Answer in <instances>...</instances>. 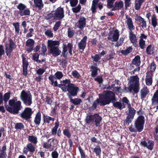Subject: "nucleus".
Listing matches in <instances>:
<instances>
[{
  "label": "nucleus",
  "mask_w": 158,
  "mask_h": 158,
  "mask_svg": "<svg viewBox=\"0 0 158 158\" xmlns=\"http://www.w3.org/2000/svg\"><path fill=\"white\" fill-rule=\"evenodd\" d=\"M107 2V7L108 9H111L114 7V3L116 0H106Z\"/></svg>",
  "instance_id": "8fccbe9b"
},
{
  "label": "nucleus",
  "mask_w": 158,
  "mask_h": 158,
  "mask_svg": "<svg viewBox=\"0 0 158 158\" xmlns=\"http://www.w3.org/2000/svg\"><path fill=\"white\" fill-rule=\"evenodd\" d=\"M139 79L137 75H136L131 77L130 81L133 83H139Z\"/></svg>",
  "instance_id": "4d7b16f0"
},
{
  "label": "nucleus",
  "mask_w": 158,
  "mask_h": 158,
  "mask_svg": "<svg viewBox=\"0 0 158 158\" xmlns=\"http://www.w3.org/2000/svg\"><path fill=\"white\" fill-rule=\"evenodd\" d=\"M101 105L104 106L109 104L110 103H113L116 101L115 93L110 90L105 91L102 94Z\"/></svg>",
  "instance_id": "f03ea898"
},
{
  "label": "nucleus",
  "mask_w": 158,
  "mask_h": 158,
  "mask_svg": "<svg viewBox=\"0 0 158 158\" xmlns=\"http://www.w3.org/2000/svg\"><path fill=\"white\" fill-rule=\"evenodd\" d=\"M140 93V98L141 99L143 100L148 94L149 93V90L147 86L144 87L141 89Z\"/></svg>",
  "instance_id": "393cba45"
},
{
  "label": "nucleus",
  "mask_w": 158,
  "mask_h": 158,
  "mask_svg": "<svg viewBox=\"0 0 158 158\" xmlns=\"http://www.w3.org/2000/svg\"><path fill=\"white\" fill-rule=\"evenodd\" d=\"M35 147L33 144L31 143H27L26 147H24L23 151V153L27 155L28 152H29L30 154H33L35 151Z\"/></svg>",
  "instance_id": "4468645a"
},
{
  "label": "nucleus",
  "mask_w": 158,
  "mask_h": 158,
  "mask_svg": "<svg viewBox=\"0 0 158 158\" xmlns=\"http://www.w3.org/2000/svg\"><path fill=\"white\" fill-rule=\"evenodd\" d=\"M136 1L137 0H135V1L134 7L136 10H139L140 9L141 6L143 3Z\"/></svg>",
  "instance_id": "6e6d98bb"
},
{
  "label": "nucleus",
  "mask_w": 158,
  "mask_h": 158,
  "mask_svg": "<svg viewBox=\"0 0 158 158\" xmlns=\"http://www.w3.org/2000/svg\"><path fill=\"white\" fill-rule=\"evenodd\" d=\"M146 141H142L140 143V145L144 147H146L148 149L152 150L154 145V142L151 140L148 139Z\"/></svg>",
  "instance_id": "dca6fc26"
},
{
  "label": "nucleus",
  "mask_w": 158,
  "mask_h": 158,
  "mask_svg": "<svg viewBox=\"0 0 158 158\" xmlns=\"http://www.w3.org/2000/svg\"><path fill=\"white\" fill-rule=\"evenodd\" d=\"M101 149L99 145L96 146L94 149L93 152L95 153L97 156H100L101 154Z\"/></svg>",
  "instance_id": "37998d69"
},
{
  "label": "nucleus",
  "mask_w": 158,
  "mask_h": 158,
  "mask_svg": "<svg viewBox=\"0 0 158 158\" xmlns=\"http://www.w3.org/2000/svg\"><path fill=\"white\" fill-rule=\"evenodd\" d=\"M81 9V6L79 4L77 7L72 8V10L74 13H77L79 12Z\"/></svg>",
  "instance_id": "5fc2aeb1"
},
{
  "label": "nucleus",
  "mask_w": 158,
  "mask_h": 158,
  "mask_svg": "<svg viewBox=\"0 0 158 158\" xmlns=\"http://www.w3.org/2000/svg\"><path fill=\"white\" fill-rule=\"evenodd\" d=\"M45 34L48 37L51 38L53 36V34L50 29L47 30L45 32Z\"/></svg>",
  "instance_id": "680f3d73"
},
{
  "label": "nucleus",
  "mask_w": 158,
  "mask_h": 158,
  "mask_svg": "<svg viewBox=\"0 0 158 158\" xmlns=\"http://www.w3.org/2000/svg\"><path fill=\"white\" fill-rule=\"evenodd\" d=\"M43 120L44 123H47L48 124L50 123V121L51 120L53 121L55 120V118L47 115L44 114L43 116Z\"/></svg>",
  "instance_id": "c9c22d12"
},
{
  "label": "nucleus",
  "mask_w": 158,
  "mask_h": 158,
  "mask_svg": "<svg viewBox=\"0 0 158 158\" xmlns=\"http://www.w3.org/2000/svg\"><path fill=\"white\" fill-rule=\"evenodd\" d=\"M60 44L59 41L48 40V47L50 48V53L53 56H57L60 55L61 51L59 49L58 46H56L59 45Z\"/></svg>",
  "instance_id": "20e7f679"
},
{
  "label": "nucleus",
  "mask_w": 158,
  "mask_h": 158,
  "mask_svg": "<svg viewBox=\"0 0 158 158\" xmlns=\"http://www.w3.org/2000/svg\"><path fill=\"white\" fill-rule=\"evenodd\" d=\"M20 98L26 106H30L32 104V95L29 91L23 90L20 93Z\"/></svg>",
  "instance_id": "423d86ee"
},
{
  "label": "nucleus",
  "mask_w": 158,
  "mask_h": 158,
  "mask_svg": "<svg viewBox=\"0 0 158 158\" xmlns=\"http://www.w3.org/2000/svg\"><path fill=\"white\" fill-rule=\"evenodd\" d=\"M102 120V118L98 113H96L94 114H89L87 116L85 119L86 123H94L96 127L100 126V122Z\"/></svg>",
  "instance_id": "39448f33"
},
{
  "label": "nucleus",
  "mask_w": 158,
  "mask_h": 158,
  "mask_svg": "<svg viewBox=\"0 0 158 158\" xmlns=\"http://www.w3.org/2000/svg\"><path fill=\"white\" fill-rule=\"evenodd\" d=\"M39 55L38 53H35L33 56V60L38 63H41L40 60H39Z\"/></svg>",
  "instance_id": "69168bd1"
},
{
  "label": "nucleus",
  "mask_w": 158,
  "mask_h": 158,
  "mask_svg": "<svg viewBox=\"0 0 158 158\" xmlns=\"http://www.w3.org/2000/svg\"><path fill=\"white\" fill-rule=\"evenodd\" d=\"M87 37L86 36H84L77 44L78 49L81 53H83L87 44Z\"/></svg>",
  "instance_id": "ddd939ff"
},
{
  "label": "nucleus",
  "mask_w": 158,
  "mask_h": 158,
  "mask_svg": "<svg viewBox=\"0 0 158 158\" xmlns=\"http://www.w3.org/2000/svg\"><path fill=\"white\" fill-rule=\"evenodd\" d=\"M24 55V54H22L21 55L23 63V74L24 76H26L27 74V68L29 65V63Z\"/></svg>",
  "instance_id": "2eb2a0df"
},
{
  "label": "nucleus",
  "mask_w": 158,
  "mask_h": 158,
  "mask_svg": "<svg viewBox=\"0 0 158 158\" xmlns=\"http://www.w3.org/2000/svg\"><path fill=\"white\" fill-rule=\"evenodd\" d=\"M147 77H149V78H146L145 79L146 84L148 85H151L152 82V77L148 73H147Z\"/></svg>",
  "instance_id": "49530a36"
},
{
  "label": "nucleus",
  "mask_w": 158,
  "mask_h": 158,
  "mask_svg": "<svg viewBox=\"0 0 158 158\" xmlns=\"http://www.w3.org/2000/svg\"><path fill=\"white\" fill-rule=\"evenodd\" d=\"M34 44V41L31 39H29L26 41V46L28 47L26 49V51L28 53L31 52L33 50V46Z\"/></svg>",
  "instance_id": "f3484780"
},
{
  "label": "nucleus",
  "mask_w": 158,
  "mask_h": 158,
  "mask_svg": "<svg viewBox=\"0 0 158 158\" xmlns=\"http://www.w3.org/2000/svg\"><path fill=\"white\" fill-rule=\"evenodd\" d=\"M6 48V55L8 57H10L11 55V53L13 49H11L10 48H9L8 46V44H7L5 46Z\"/></svg>",
  "instance_id": "de8ad7c7"
},
{
  "label": "nucleus",
  "mask_w": 158,
  "mask_h": 158,
  "mask_svg": "<svg viewBox=\"0 0 158 158\" xmlns=\"http://www.w3.org/2000/svg\"><path fill=\"white\" fill-rule=\"evenodd\" d=\"M55 19L56 20H60L64 17V10L63 7L60 6L58 7L54 11Z\"/></svg>",
  "instance_id": "9b49d317"
},
{
  "label": "nucleus",
  "mask_w": 158,
  "mask_h": 158,
  "mask_svg": "<svg viewBox=\"0 0 158 158\" xmlns=\"http://www.w3.org/2000/svg\"><path fill=\"white\" fill-rule=\"evenodd\" d=\"M101 100L100 99L97 98L96 100H95L93 103L92 106L90 107V109L92 110H94L96 109L98 105L100 103V105H101Z\"/></svg>",
  "instance_id": "72a5a7b5"
},
{
  "label": "nucleus",
  "mask_w": 158,
  "mask_h": 158,
  "mask_svg": "<svg viewBox=\"0 0 158 158\" xmlns=\"http://www.w3.org/2000/svg\"><path fill=\"white\" fill-rule=\"evenodd\" d=\"M94 80L95 81L98 82L99 84H101L102 83L103 81L102 77L101 76H98L97 77L94 79Z\"/></svg>",
  "instance_id": "774afa93"
},
{
  "label": "nucleus",
  "mask_w": 158,
  "mask_h": 158,
  "mask_svg": "<svg viewBox=\"0 0 158 158\" xmlns=\"http://www.w3.org/2000/svg\"><path fill=\"white\" fill-rule=\"evenodd\" d=\"M63 134L64 135L66 136L69 139L68 140V143H69L70 146L69 149H70L73 146V142L72 140L69 139L71 136V133L68 129H65L63 131Z\"/></svg>",
  "instance_id": "4be33fe9"
},
{
  "label": "nucleus",
  "mask_w": 158,
  "mask_h": 158,
  "mask_svg": "<svg viewBox=\"0 0 158 158\" xmlns=\"http://www.w3.org/2000/svg\"><path fill=\"white\" fill-rule=\"evenodd\" d=\"M78 149L81 155V158H85V152L80 146H79Z\"/></svg>",
  "instance_id": "052dcab7"
},
{
  "label": "nucleus",
  "mask_w": 158,
  "mask_h": 158,
  "mask_svg": "<svg viewBox=\"0 0 158 158\" xmlns=\"http://www.w3.org/2000/svg\"><path fill=\"white\" fill-rule=\"evenodd\" d=\"M61 23V21H59L56 22L55 24L53 29L54 31H57L59 28Z\"/></svg>",
  "instance_id": "864d4df0"
},
{
  "label": "nucleus",
  "mask_w": 158,
  "mask_h": 158,
  "mask_svg": "<svg viewBox=\"0 0 158 158\" xmlns=\"http://www.w3.org/2000/svg\"><path fill=\"white\" fill-rule=\"evenodd\" d=\"M6 146L5 143L3 145L2 149L0 150V158H6L7 154L6 152Z\"/></svg>",
  "instance_id": "cd10ccee"
},
{
  "label": "nucleus",
  "mask_w": 158,
  "mask_h": 158,
  "mask_svg": "<svg viewBox=\"0 0 158 158\" xmlns=\"http://www.w3.org/2000/svg\"><path fill=\"white\" fill-rule=\"evenodd\" d=\"M101 57V56L100 54H95L94 56H91V58L94 61H95L96 62H98V63L99 64L100 63V61H99V60H100Z\"/></svg>",
  "instance_id": "a18cd8bd"
},
{
  "label": "nucleus",
  "mask_w": 158,
  "mask_h": 158,
  "mask_svg": "<svg viewBox=\"0 0 158 158\" xmlns=\"http://www.w3.org/2000/svg\"><path fill=\"white\" fill-rule=\"evenodd\" d=\"M69 98L70 102L75 105H79L82 102L81 99L80 98H76L73 99L71 97Z\"/></svg>",
  "instance_id": "2f4dec72"
},
{
  "label": "nucleus",
  "mask_w": 158,
  "mask_h": 158,
  "mask_svg": "<svg viewBox=\"0 0 158 158\" xmlns=\"http://www.w3.org/2000/svg\"><path fill=\"white\" fill-rule=\"evenodd\" d=\"M41 120V114L39 111L37 113L35 117L34 122L35 124L39 125L40 123Z\"/></svg>",
  "instance_id": "f704fd0d"
},
{
  "label": "nucleus",
  "mask_w": 158,
  "mask_h": 158,
  "mask_svg": "<svg viewBox=\"0 0 158 158\" xmlns=\"http://www.w3.org/2000/svg\"><path fill=\"white\" fill-rule=\"evenodd\" d=\"M129 37L131 42L137 41L136 35L132 31H129Z\"/></svg>",
  "instance_id": "e433bc0d"
},
{
  "label": "nucleus",
  "mask_w": 158,
  "mask_h": 158,
  "mask_svg": "<svg viewBox=\"0 0 158 158\" xmlns=\"http://www.w3.org/2000/svg\"><path fill=\"white\" fill-rule=\"evenodd\" d=\"M152 25L155 28L157 25V19L155 14L152 15Z\"/></svg>",
  "instance_id": "a19ab883"
},
{
  "label": "nucleus",
  "mask_w": 158,
  "mask_h": 158,
  "mask_svg": "<svg viewBox=\"0 0 158 158\" xmlns=\"http://www.w3.org/2000/svg\"><path fill=\"white\" fill-rule=\"evenodd\" d=\"M64 89V92L68 91L67 94L69 98L76 96L79 90V88L73 83L67 88H65V89Z\"/></svg>",
  "instance_id": "6e6552de"
},
{
  "label": "nucleus",
  "mask_w": 158,
  "mask_h": 158,
  "mask_svg": "<svg viewBox=\"0 0 158 158\" xmlns=\"http://www.w3.org/2000/svg\"><path fill=\"white\" fill-rule=\"evenodd\" d=\"M113 103V106L115 108H118L120 110H122L125 107V105L124 103L122 104L120 102L117 101L114 102Z\"/></svg>",
  "instance_id": "4c0bfd02"
},
{
  "label": "nucleus",
  "mask_w": 158,
  "mask_h": 158,
  "mask_svg": "<svg viewBox=\"0 0 158 158\" xmlns=\"http://www.w3.org/2000/svg\"><path fill=\"white\" fill-rule=\"evenodd\" d=\"M51 140H52V142L53 143L55 141V139H50L48 140L47 142L44 143L43 144V148L47 149L50 148L52 146L51 143H49L50 142V141Z\"/></svg>",
  "instance_id": "7c9ffc66"
},
{
  "label": "nucleus",
  "mask_w": 158,
  "mask_h": 158,
  "mask_svg": "<svg viewBox=\"0 0 158 158\" xmlns=\"http://www.w3.org/2000/svg\"><path fill=\"white\" fill-rule=\"evenodd\" d=\"M135 21L140 22L139 24V25L142 27V28H146L147 27V23L145 20H144V18H142L141 17L138 16L136 14L135 19Z\"/></svg>",
  "instance_id": "a211bd4d"
},
{
  "label": "nucleus",
  "mask_w": 158,
  "mask_h": 158,
  "mask_svg": "<svg viewBox=\"0 0 158 158\" xmlns=\"http://www.w3.org/2000/svg\"><path fill=\"white\" fill-rule=\"evenodd\" d=\"M71 74L75 78H79L81 77L80 73L76 70L73 71Z\"/></svg>",
  "instance_id": "bf43d9fd"
},
{
  "label": "nucleus",
  "mask_w": 158,
  "mask_h": 158,
  "mask_svg": "<svg viewBox=\"0 0 158 158\" xmlns=\"http://www.w3.org/2000/svg\"><path fill=\"white\" fill-rule=\"evenodd\" d=\"M115 52L114 50L113 49L111 50L109 54V58L107 59V60H110L114 58V56L115 55Z\"/></svg>",
  "instance_id": "e2e57ef3"
},
{
  "label": "nucleus",
  "mask_w": 158,
  "mask_h": 158,
  "mask_svg": "<svg viewBox=\"0 0 158 158\" xmlns=\"http://www.w3.org/2000/svg\"><path fill=\"white\" fill-rule=\"evenodd\" d=\"M28 140L32 144H36L38 142L37 138L36 136L31 135L29 136L28 137Z\"/></svg>",
  "instance_id": "ea45409f"
},
{
  "label": "nucleus",
  "mask_w": 158,
  "mask_h": 158,
  "mask_svg": "<svg viewBox=\"0 0 158 158\" xmlns=\"http://www.w3.org/2000/svg\"><path fill=\"white\" fill-rule=\"evenodd\" d=\"M86 23V18L83 16H81L77 22L75 24V27L76 28L82 30L85 27Z\"/></svg>",
  "instance_id": "f8f14e48"
},
{
  "label": "nucleus",
  "mask_w": 158,
  "mask_h": 158,
  "mask_svg": "<svg viewBox=\"0 0 158 158\" xmlns=\"http://www.w3.org/2000/svg\"><path fill=\"white\" fill-rule=\"evenodd\" d=\"M16 6L17 8L20 10L21 16H28L30 15V10L29 8L27 7L25 4L21 3Z\"/></svg>",
  "instance_id": "9d476101"
},
{
  "label": "nucleus",
  "mask_w": 158,
  "mask_h": 158,
  "mask_svg": "<svg viewBox=\"0 0 158 158\" xmlns=\"http://www.w3.org/2000/svg\"><path fill=\"white\" fill-rule=\"evenodd\" d=\"M132 48L131 47H129L126 49L122 50L120 51V52L124 55L126 56L131 52L132 51Z\"/></svg>",
  "instance_id": "79ce46f5"
},
{
  "label": "nucleus",
  "mask_w": 158,
  "mask_h": 158,
  "mask_svg": "<svg viewBox=\"0 0 158 158\" xmlns=\"http://www.w3.org/2000/svg\"><path fill=\"white\" fill-rule=\"evenodd\" d=\"M54 11H52L51 12L47 14L45 16V18L47 20H48L51 19L52 18H53V20H55V16L54 15Z\"/></svg>",
  "instance_id": "603ef678"
},
{
  "label": "nucleus",
  "mask_w": 158,
  "mask_h": 158,
  "mask_svg": "<svg viewBox=\"0 0 158 158\" xmlns=\"http://www.w3.org/2000/svg\"><path fill=\"white\" fill-rule=\"evenodd\" d=\"M74 34V31L73 30L72 28L69 27L68 29L67 35L69 38H72Z\"/></svg>",
  "instance_id": "09e8293b"
},
{
  "label": "nucleus",
  "mask_w": 158,
  "mask_h": 158,
  "mask_svg": "<svg viewBox=\"0 0 158 158\" xmlns=\"http://www.w3.org/2000/svg\"><path fill=\"white\" fill-rule=\"evenodd\" d=\"M131 89L133 90L135 94L137 93L139 90V84L138 83H133L130 84Z\"/></svg>",
  "instance_id": "c756f323"
},
{
  "label": "nucleus",
  "mask_w": 158,
  "mask_h": 158,
  "mask_svg": "<svg viewBox=\"0 0 158 158\" xmlns=\"http://www.w3.org/2000/svg\"><path fill=\"white\" fill-rule=\"evenodd\" d=\"M145 123V118L143 116L140 115L135 120L134 124L135 128L131 126L129 129L130 131L132 132H140L143 130Z\"/></svg>",
  "instance_id": "7ed1b4c3"
},
{
  "label": "nucleus",
  "mask_w": 158,
  "mask_h": 158,
  "mask_svg": "<svg viewBox=\"0 0 158 158\" xmlns=\"http://www.w3.org/2000/svg\"><path fill=\"white\" fill-rule=\"evenodd\" d=\"M61 82L62 83L61 84V89L64 92V89H65V88H67L69 86L73 84L71 83V81L69 79H65L63 80L62 81H61Z\"/></svg>",
  "instance_id": "412c9836"
},
{
  "label": "nucleus",
  "mask_w": 158,
  "mask_h": 158,
  "mask_svg": "<svg viewBox=\"0 0 158 158\" xmlns=\"http://www.w3.org/2000/svg\"><path fill=\"white\" fill-rule=\"evenodd\" d=\"M94 64L95 65L94 66H92L90 68V69H91V75L93 77H94L97 75L98 74V67L96 66L97 65V64L94 63Z\"/></svg>",
  "instance_id": "a878e982"
},
{
  "label": "nucleus",
  "mask_w": 158,
  "mask_h": 158,
  "mask_svg": "<svg viewBox=\"0 0 158 158\" xmlns=\"http://www.w3.org/2000/svg\"><path fill=\"white\" fill-rule=\"evenodd\" d=\"M35 6L38 7L39 10H41L44 7V4L42 0H34Z\"/></svg>",
  "instance_id": "473e14b6"
},
{
  "label": "nucleus",
  "mask_w": 158,
  "mask_h": 158,
  "mask_svg": "<svg viewBox=\"0 0 158 158\" xmlns=\"http://www.w3.org/2000/svg\"><path fill=\"white\" fill-rule=\"evenodd\" d=\"M123 3L122 1H116L115 2L114 7L111 9V11L121 9L123 7Z\"/></svg>",
  "instance_id": "b1692460"
},
{
  "label": "nucleus",
  "mask_w": 158,
  "mask_h": 158,
  "mask_svg": "<svg viewBox=\"0 0 158 158\" xmlns=\"http://www.w3.org/2000/svg\"><path fill=\"white\" fill-rule=\"evenodd\" d=\"M156 66L154 61H153L151 64L150 70L152 72H154L155 71L156 69Z\"/></svg>",
  "instance_id": "338daca9"
},
{
  "label": "nucleus",
  "mask_w": 158,
  "mask_h": 158,
  "mask_svg": "<svg viewBox=\"0 0 158 158\" xmlns=\"http://www.w3.org/2000/svg\"><path fill=\"white\" fill-rule=\"evenodd\" d=\"M119 31L117 29H116L114 31L112 36L110 35H109L108 39L109 40H111L112 41L116 42L118 40L119 36Z\"/></svg>",
  "instance_id": "aec40b11"
},
{
  "label": "nucleus",
  "mask_w": 158,
  "mask_h": 158,
  "mask_svg": "<svg viewBox=\"0 0 158 158\" xmlns=\"http://www.w3.org/2000/svg\"><path fill=\"white\" fill-rule=\"evenodd\" d=\"M49 80L51 81V84L53 85L54 87H58L61 88V85L60 84H58L57 81H54L55 78H54V76L53 74L50 75L48 77Z\"/></svg>",
  "instance_id": "5701e85b"
},
{
  "label": "nucleus",
  "mask_w": 158,
  "mask_h": 158,
  "mask_svg": "<svg viewBox=\"0 0 158 158\" xmlns=\"http://www.w3.org/2000/svg\"><path fill=\"white\" fill-rule=\"evenodd\" d=\"M152 47V45L150 44L147 48L146 51L148 55L152 54L154 53L153 52V48H151Z\"/></svg>",
  "instance_id": "3c124183"
},
{
  "label": "nucleus",
  "mask_w": 158,
  "mask_h": 158,
  "mask_svg": "<svg viewBox=\"0 0 158 158\" xmlns=\"http://www.w3.org/2000/svg\"><path fill=\"white\" fill-rule=\"evenodd\" d=\"M59 126V122L58 120L55 123L54 127L51 130V135H55L57 133V129Z\"/></svg>",
  "instance_id": "c85d7f7f"
},
{
  "label": "nucleus",
  "mask_w": 158,
  "mask_h": 158,
  "mask_svg": "<svg viewBox=\"0 0 158 158\" xmlns=\"http://www.w3.org/2000/svg\"><path fill=\"white\" fill-rule=\"evenodd\" d=\"M24 127V126L22 123H17L15 124V128L16 129H23Z\"/></svg>",
  "instance_id": "13d9d810"
},
{
  "label": "nucleus",
  "mask_w": 158,
  "mask_h": 158,
  "mask_svg": "<svg viewBox=\"0 0 158 158\" xmlns=\"http://www.w3.org/2000/svg\"><path fill=\"white\" fill-rule=\"evenodd\" d=\"M12 25L14 27L15 29V33L17 35L22 34L21 32H20V25L19 23V22H16V23H12Z\"/></svg>",
  "instance_id": "58836bf2"
},
{
  "label": "nucleus",
  "mask_w": 158,
  "mask_h": 158,
  "mask_svg": "<svg viewBox=\"0 0 158 158\" xmlns=\"http://www.w3.org/2000/svg\"><path fill=\"white\" fill-rule=\"evenodd\" d=\"M151 101L152 105H155L156 104H158V97L153 95Z\"/></svg>",
  "instance_id": "0e129e2a"
},
{
  "label": "nucleus",
  "mask_w": 158,
  "mask_h": 158,
  "mask_svg": "<svg viewBox=\"0 0 158 158\" xmlns=\"http://www.w3.org/2000/svg\"><path fill=\"white\" fill-rule=\"evenodd\" d=\"M136 111V110L133 107L129 109L126 118L124 121L123 125L124 126H128L132 123Z\"/></svg>",
  "instance_id": "1a4fd4ad"
},
{
  "label": "nucleus",
  "mask_w": 158,
  "mask_h": 158,
  "mask_svg": "<svg viewBox=\"0 0 158 158\" xmlns=\"http://www.w3.org/2000/svg\"><path fill=\"white\" fill-rule=\"evenodd\" d=\"M54 76L56 79L60 80L63 77L64 75L61 72L58 71L55 73Z\"/></svg>",
  "instance_id": "c03bdc74"
},
{
  "label": "nucleus",
  "mask_w": 158,
  "mask_h": 158,
  "mask_svg": "<svg viewBox=\"0 0 158 158\" xmlns=\"http://www.w3.org/2000/svg\"><path fill=\"white\" fill-rule=\"evenodd\" d=\"M132 64L136 66H139L141 64L140 57L139 55H137L131 61Z\"/></svg>",
  "instance_id": "bb28decb"
},
{
  "label": "nucleus",
  "mask_w": 158,
  "mask_h": 158,
  "mask_svg": "<svg viewBox=\"0 0 158 158\" xmlns=\"http://www.w3.org/2000/svg\"><path fill=\"white\" fill-rule=\"evenodd\" d=\"M126 18L127 19L126 23L127 26V28L130 31L134 30L135 27L134 25L132 18L128 15L126 16Z\"/></svg>",
  "instance_id": "6ab92c4d"
},
{
  "label": "nucleus",
  "mask_w": 158,
  "mask_h": 158,
  "mask_svg": "<svg viewBox=\"0 0 158 158\" xmlns=\"http://www.w3.org/2000/svg\"><path fill=\"white\" fill-rule=\"evenodd\" d=\"M33 112L31 108L26 107L19 114V116L22 119L28 121L31 118V115Z\"/></svg>",
  "instance_id": "0eeeda50"
},
{
  "label": "nucleus",
  "mask_w": 158,
  "mask_h": 158,
  "mask_svg": "<svg viewBox=\"0 0 158 158\" xmlns=\"http://www.w3.org/2000/svg\"><path fill=\"white\" fill-rule=\"evenodd\" d=\"M17 97H14L13 99L9 101V105L10 107H6V110L13 114H18L19 111L23 108L21 101H17Z\"/></svg>",
  "instance_id": "f257e3e1"
}]
</instances>
